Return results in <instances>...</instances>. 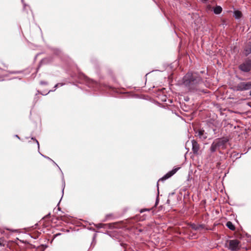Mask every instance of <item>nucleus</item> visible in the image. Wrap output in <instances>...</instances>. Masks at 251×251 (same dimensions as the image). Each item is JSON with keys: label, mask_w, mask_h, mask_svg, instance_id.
<instances>
[{"label": "nucleus", "mask_w": 251, "mask_h": 251, "mask_svg": "<svg viewBox=\"0 0 251 251\" xmlns=\"http://www.w3.org/2000/svg\"><path fill=\"white\" fill-rule=\"evenodd\" d=\"M40 83L41 85H48V82L44 81H41Z\"/></svg>", "instance_id": "dca6fc26"}, {"label": "nucleus", "mask_w": 251, "mask_h": 251, "mask_svg": "<svg viewBox=\"0 0 251 251\" xmlns=\"http://www.w3.org/2000/svg\"><path fill=\"white\" fill-rule=\"evenodd\" d=\"M58 84H59V86L60 87V86H62L64 85V83H57Z\"/></svg>", "instance_id": "a211bd4d"}, {"label": "nucleus", "mask_w": 251, "mask_h": 251, "mask_svg": "<svg viewBox=\"0 0 251 251\" xmlns=\"http://www.w3.org/2000/svg\"><path fill=\"white\" fill-rule=\"evenodd\" d=\"M202 82L201 77L197 73H188L183 78L184 85L190 91H194Z\"/></svg>", "instance_id": "f257e3e1"}, {"label": "nucleus", "mask_w": 251, "mask_h": 251, "mask_svg": "<svg viewBox=\"0 0 251 251\" xmlns=\"http://www.w3.org/2000/svg\"><path fill=\"white\" fill-rule=\"evenodd\" d=\"M22 1H23V0H22Z\"/></svg>", "instance_id": "a878e982"}, {"label": "nucleus", "mask_w": 251, "mask_h": 251, "mask_svg": "<svg viewBox=\"0 0 251 251\" xmlns=\"http://www.w3.org/2000/svg\"><path fill=\"white\" fill-rule=\"evenodd\" d=\"M58 87H59V84H58L57 83L54 86V88H55L54 90H50L48 93H47L46 95H47L48 93H49L50 92H52V91H55V90Z\"/></svg>", "instance_id": "2eb2a0df"}, {"label": "nucleus", "mask_w": 251, "mask_h": 251, "mask_svg": "<svg viewBox=\"0 0 251 251\" xmlns=\"http://www.w3.org/2000/svg\"><path fill=\"white\" fill-rule=\"evenodd\" d=\"M16 137L19 138V136L17 135H16Z\"/></svg>", "instance_id": "4be33fe9"}, {"label": "nucleus", "mask_w": 251, "mask_h": 251, "mask_svg": "<svg viewBox=\"0 0 251 251\" xmlns=\"http://www.w3.org/2000/svg\"><path fill=\"white\" fill-rule=\"evenodd\" d=\"M250 95H251V91H250Z\"/></svg>", "instance_id": "b1692460"}, {"label": "nucleus", "mask_w": 251, "mask_h": 251, "mask_svg": "<svg viewBox=\"0 0 251 251\" xmlns=\"http://www.w3.org/2000/svg\"><path fill=\"white\" fill-rule=\"evenodd\" d=\"M195 136L201 141H203L207 138V134L204 130L199 129L196 131Z\"/></svg>", "instance_id": "423d86ee"}, {"label": "nucleus", "mask_w": 251, "mask_h": 251, "mask_svg": "<svg viewBox=\"0 0 251 251\" xmlns=\"http://www.w3.org/2000/svg\"><path fill=\"white\" fill-rule=\"evenodd\" d=\"M64 188H63V190H62V192H63V191H64Z\"/></svg>", "instance_id": "393cba45"}, {"label": "nucleus", "mask_w": 251, "mask_h": 251, "mask_svg": "<svg viewBox=\"0 0 251 251\" xmlns=\"http://www.w3.org/2000/svg\"><path fill=\"white\" fill-rule=\"evenodd\" d=\"M192 151L193 153L195 154H198V151L200 150V146L198 142L195 140H192Z\"/></svg>", "instance_id": "6e6552de"}, {"label": "nucleus", "mask_w": 251, "mask_h": 251, "mask_svg": "<svg viewBox=\"0 0 251 251\" xmlns=\"http://www.w3.org/2000/svg\"><path fill=\"white\" fill-rule=\"evenodd\" d=\"M234 14L235 18L237 19H240L242 16V13L238 10L235 11Z\"/></svg>", "instance_id": "f8f14e48"}, {"label": "nucleus", "mask_w": 251, "mask_h": 251, "mask_svg": "<svg viewBox=\"0 0 251 251\" xmlns=\"http://www.w3.org/2000/svg\"><path fill=\"white\" fill-rule=\"evenodd\" d=\"M226 226L231 230H234L235 227L231 222L228 221L226 224Z\"/></svg>", "instance_id": "9b49d317"}, {"label": "nucleus", "mask_w": 251, "mask_h": 251, "mask_svg": "<svg viewBox=\"0 0 251 251\" xmlns=\"http://www.w3.org/2000/svg\"><path fill=\"white\" fill-rule=\"evenodd\" d=\"M32 140H34L36 141V143H37V144L38 148H39V144L38 141L36 139H34L33 138H32Z\"/></svg>", "instance_id": "f3484780"}, {"label": "nucleus", "mask_w": 251, "mask_h": 251, "mask_svg": "<svg viewBox=\"0 0 251 251\" xmlns=\"http://www.w3.org/2000/svg\"><path fill=\"white\" fill-rule=\"evenodd\" d=\"M239 69L243 72H248L251 70V60H248L241 64Z\"/></svg>", "instance_id": "39448f33"}, {"label": "nucleus", "mask_w": 251, "mask_h": 251, "mask_svg": "<svg viewBox=\"0 0 251 251\" xmlns=\"http://www.w3.org/2000/svg\"><path fill=\"white\" fill-rule=\"evenodd\" d=\"M190 226L195 230H201L204 228V226L203 225H196L195 224H191Z\"/></svg>", "instance_id": "1a4fd4ad"}, {"label": "nucleus", "mask_w": 251, "mask_h": 251, "mask_svg": "<svg viewBox=\"0 0 251 251\" xmlns=\"http://www.w3.org/2000/svg\"><path fill=\"white\" fill-rule=\"evenodd\" d=\"M251 88V82H241L235 86V89L237 91H245Z\"/></svg>", "instance_id": "7ed1b4c3"}, {"label": "nucleus", "mask_w": 251, "mask_h": 251, "mask_svg": "<svg viewBox=\"0 0 251 251\" xmlns=\"http://www.w3.org/2000/svg\"><path fill=\"white\" fill-rule=\"evenodd\" d=\"M59 235H60V233L56 234L55 235V236H57Z\"/></svg>", "instance_id": "412c9836"}, {"label": "nucleus", "mask_w": 251, "mask_h": 251, "mask_svg": "<svg viewBox=\"0 0 251 251\" xmlns=\"http://www.w3.org/2000/svg\"><path fill=\"white\" fill-rule=\"evenodd\" d=\"M102 224H99L98 227L99 228L102 227Z\"/></svg>", "instance_id": "6ab92c4d"}, {"label": "nucleus", "mask_w": 251, "mask_h": 251, "mask_svg": "<svg viewBox=\"0 0 251 251\" xmlns=\"http://www.w3.org/2000/svg\"><path fill=\"white\" fill-rule=\"evenodd\" d=\"M5 242L3 239L0 238V247L4 246Z\"/></svg>", "instance_id": "4468645a"}, {"label": "nucleus", "mask_w": 251, "mask_h": 251, "mask_svg": "<svg viewBox=\"0 0 251 251\" xmlns=\"http://www.w3.org/2000/svg\"><path fill=\"white\" fill-rule=\"evenodd\" d=\"M207 0H202V1H207Z\"/></svg>", "instance_id": "5701e85b"}, {"label": "nucleus", "mask_w": 251, "mask_h": 251, "mask_svg": "<svg viewBox=\"0 0 251 251\" xmlns=\"http://www.w3.org/2000/svg\"><path fill=\"white\" fill-rule=\"evenodd\" d=\"M245 54L246 55H248L251 52V48H249L248 49H245Z\"/></svg>", "instance_id": "ddd939ff"}, {"label": "nucleus", "mask_w": 251, "mask_h": 251, "mask_svg": "<svg viewBox=\"0 0 251 251\" xmlns=\"http://www.w3.org/2000/svg\"><path fill=\"white\" fill-rule=\"evenodd\" d=\"M239 243L237 240H230L228 242V248L231 251H237L240 249Z\"/></svg>", "instance_id": "20e7f679"}, {"label": "nucleus", "mask_w": 251, "mask_h": 251, "mask_svg": "<svg viewBox=\"0 0 251 251\" xmlns=\"http://www.w3.org/2000/svg\"><path fill=\"white\" fill-rule=\"evenodd\" d=\"M46 157V158H48V159H50V160H51V161H52V160L50 158H49V157Z\"/></svg>", "instance_id": "aec40b11"}, {"label": "nucleus", "mask_w": 251, "mask_h": 251, "mask_svg": "<svg viewBox=\"0 0 251 251\" xmlns=\"http://www.w3.org/2000/svg\"><path fill=\"white\" fill-rule=\"evenodd\" d=\"M227 142L226 138H217L215 139L212 143L210 151L211 152H214L220 147H223Z\"/></svg>", "instance_id": "f03ea898"}, {"label": "nucleus", "mask_w": 251, "mask_h": 251, "mask_svg": "<svg viewBox=\"0 0 251 251\" xmlns=\"http://www.w3.org/2000/svg\"><path fill=\"white\" fill-rule=\"evenodd\" d=\"M178 168H175L173 169L172 171L167 173L165 175H164L162 178H161L158 181H164L166 180L167 179L171 177L173 175H174L178 170Z\"/></svg>", "instance_id": "0eeeda50"}, {"label": "nucleus", "mask_w": 251, "mask_h": 251, "mask_svg": "<svg viewBox=\"0 0 251 251\" xmlns=\"http://www.w3.org/2000/svg\"><path fill=\"white\" fill-rule=\"evenodd\" d=\"M214 13L216 14H219L222 11V8L220 6H216L213 9Z\"/></svg>", "instance_id": "9d476101"}]
</instances>
